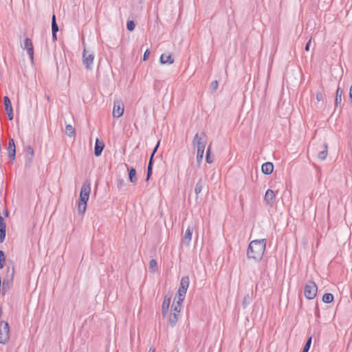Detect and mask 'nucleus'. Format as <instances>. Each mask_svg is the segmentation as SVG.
Returning a JSON list of instances; mask_svg holds the SVG:
<instances>
[{
	"mask_svg": "<svg viewBox=\"0 0 352 352\" xmlns=\"http://www.w3.org/2000/svg\"><path fill=\"white\" fill-rule=\"evenodd\" d=\"M87 208V203L78 201V212L79 214H83Z\"/></svg>",
	"mask_w": 352,
	"mask_h": 352,
	"instance_id": "obj_25",
	"label": "nucleus"
},
{
	"mask_svg": "<svg viewBox=\"0 0 352 352\" xmlns=\"http://www.w3.org/2000/svg\"><path fill=\"white\" fill-rule=\"evenodd\" d=\"M311 340H312L311 337H309L307 340V342L303 347L302 352H308L309 351V350L310 349L311 344Z\"/></svg>",
	"mask_w": 352,
	"mask_h": 352,
	"instance_id": "obj_32",
	"label": "nucleus"
},
{
	"mask_svg": "<svg viewBox=\"0 0 352 352\" xmlns=\"http://www.w3.org/2000/svg\"><path fill=\"white\" fill-rule=\"evenodd\" d=\"M151 272H155L157 270V263L155 259H151L148 266Z\"/></svg>",
	"mask_w": 352,
	"mask_h": 352,
	"instance_id": "obj_27",
	"label": "nucleus"
},
{
	"mask_svg": "<svg viewBox=\"0 0 352 352\" xmlns=\"http://www.w3.org/2000/svg\"><path fill=\"white\" fill-rule=\"evenodd\" d=\"M8 151L9 158L11 160H14L15 155H16V147H15L14 139H12V138H10L9 140Z\"/></svg>",
	"mask_w": 352,
	"mask_h": 352,
	"instance_id": "obj_13",
	"label": "nucleus"
},
{
	"mask_svg": "<svg viewBox=\"0 0 352 352\" xmlns=\"http://www.w3.org/2000/svg\"><path fill=\"white\" fill-rule=\"evenodd\" d=\"M205 150L197 149V161L199 164L204 157V153Z\"/></svg>",
	"mask_w": 352,
	"mask_h": 352,
	"instance_id": "obj_33",
	"label": "nucleus"
},
{
	"mask_svg": "<svg viewBox=\"0 0 352 352\" xmlns=\"http://www.w3.org/2000/svg\"><path fill=\"white\" fill-rule=\"evenodd\" d=\"M34 155V149L31 146H28L25 151V158L28 161H31Z\"/></svg>",
	"mask_w": 352,
	"mask_h": 352,
	"instance_id": "obj_24",
	"label": "nucleus"
},
{
	"mask_svg": "<svg viewBox=\"0 0 352 352\" xmlns=\"http://www.w3.org/2000/svg\"><path fill=\"white\" fill-rule=\"evenodd\" d=\"M185 297L184 296H180L177 295L175 300H177V305L182 306V304L183 301L184 300Z\"/></svg>",
	"mask_w": 352,
	"mask_h": 352,
	"instance_id": "obj_40",
	"label": "nucleus"
},
{
	"mask_svg": "<svg viewBox=\"0 0 352 352\" xmlns=\"http://www.w3.org/2000/svg\"><path fill=\"white\" fill-rule=\"evenodd\" d=\"M274 165L272 162H265L261 166V171L265 175H270L273 172Z\"/></svg>",
	"mask_w": 352,
	"mask_h": 352,
	"instance_id": "obj_18",
	"label": "nucleus"
},
{
	"mask_svg": "<svg viewBox=\"0 0 352 352\" xmlns=\"http://www.w3.org/2000/svg\"><path fill=\"white\" fill-rule=\"evenodd\" d=\"M210 151H211V146L210 145L208 147L207 151H206V161L208 164H211L213 160L210 157Z\"/></svg>",
	"mask_w": 352,
	"mask_h": 352,
	"instance_id": "obj_34",
	"label": "nucleus"
},
{
	"mask_svg": "<svg viewBox=\"0 0 352 352\" xmlns=\"http://www.w3.org/2000/svg\"><path fill=\"white\" fill-rule=\"evenodd\" d=\"M30 58L32 65L34 63V47L33 45H24L23 48Z\"/></svg>",
	"mask_w": 352,
	"mask_h": 352,
	"instance_id": "obj_19",
	"label": "nucleus"
},
{
	"mask_svg": "<svg viewBox=\"0 0 352 352\" xmlns=\"http://www.w3.org/2000/svg\"><path fill=\"white\" fill-rule=\"evenodd\" d=\"M193 229L192 228L188 226L185 232L184 239L187 244H189L192 235Z\"/></svg>",
	"mask_w": 352,
	"mask_h": 352,
	"instance_id": "obj_22",
	"label": "nucleus"
},
{
	"mask_svg": "<svg viewBox=\"0 0 352 352\" xmlns=\"http://www.w3.org/2000/svg\"><path fill=\"white\" fill-rule=\"evenodd\" d=\"M311 43V38H310L306 44L309 45Z\"/></svg>",
	"mask_w": 352,
	"mask_h": 352,
	"instance_id": "obj_50",
	"label": "nucleus"
},
{
	"mask_svg": "<svg viewBox=\"0 0 352 352\" xmlns=\"http://www.w3.org/2000/svg\"><path fill=\"white\" fill-rule=\"evenodd\" d=\"M117 186L119 189H121L122 187L125 186V182L122 179H119L118 180Z\"/></svg>",
	"mask_w": 352,
	"mask_h": 352,
	"instance_id": "obj_41",
	"label": "nucleus"
},
{
	"mask_svg": "<svg viewBox=\"0 0 352 352\" xmlns=\"http://www.w3.org/2000/svg\"><path fill=\"white\" fill-rule=\"evenodd\" d=\"M276 195V194L274 190L267 189L264 196V201L267 205L272 206L275 200Z\"/></svg>",
	"mask_w": 352,
	"mask_h": 352,
	"instance_id": "obj_10",
	"label": "nucleus"
},
{
	"mask_svg": "<svg viewBox=\"0 0 352 352\" xmlns=\"http://www.w3.org/2000/svg\"><path fill=\"white\" fill-rule=\"evenodd\" d=\"M104 144L103 142L100 141L99 139H96L94 147V155L96 157H99L101 155L102 152L104 149Z\"/></svg>",
	"mask_w": 352,
	"mask_h": 352,
	"instance_id": "obj_16",
	"label": "nucleus"
},
{
	"mask_svg": "<svg viewBox=\"0 0 352 352\" xmlns=\"http://www.w3.org/2000/svg\"><path fill=\"white\" fill-rule=\"evenodd\" d=\"M6 261L5 254L2 250H0V269L3 268Z\"/></svg>",
	"mask_w": 352,
	"mask_h": 352,
	"instance_id": "obj_35",
	"label": "nucleus"
},
{
	"mask_svg": "<svg viewBox=\"0 0 352 352\" xmlns=\"http://www.w3.org/2000/svg\"><path fill=\"white\" fill-rule=\"evenodd\" d=\"M333 296L330 293H326L322 296V301L325 303L331 302L333 300Z\"/></svg>",
	"mask_w": 352,
	"mask_h": 352,
	"instance_id": "obj_28",
	"label": "nucleus"
},
{
	"mask_svg": "<svg viewBox=\"0 0 352 352\" xmlns=\"http://www.w3.org/2000/svg\"><path fill=\"white\" fill-rule=\"evenodd\" d=\"M129 172V179L132 184H136L138 179L136 177V170L134 168H129L127 164H125Z\"/></svg>",
	"mask_w": 352,
	"mask_h": 352,
	"instance_id": "obj_17",
	"label": "nucleus"
},
{
	"mask_svg": "<svg viewBox=\"0 0 352 352\" xmlns=\"http://www.w3.org/2000/svg\"><path fill=\"white\" fill-rule=\"evenodd\" d=\"M205 180L202 178H199L195 185V192L196 195L197 196L202 191V189L204 186H205Z\"/></svg>",
	"mask_w": 352,
	"mask_h": 352,
	"instance_id": "obj_21",
	"label": "nucleus"
},
{
	"mask_svg": "<svg viewBox=\"0 0 352 352\" xmlns=\"http://www.w3.org/2000/svg\"><path fill=\"white\" fill-rule=\"evenodd\" d=\"M155 350L154 348H150L148 352H155Z\"/></svg>",
	"mask_w": 352,
	"mask_h": 352,
	"instance_id": "obj_49",
	"label": "nucleus"
},
{
	"mask_svg": "<svg viewBox=\"0 0 352 352\" xmlns=\"http://www.w3.org/2000/svg\"><path fill=\"white\" fill-rule=\"evenodd\" d=\"M250 303V296L249 294H247L244 296L243 300V306L245 308Z\"/></svg>",
	"mask_w": 352,
	"mask_h": 352,
	"instance_id": "obj_38",
	"label": "nucleus"
},
{
	"mask_svg": "<svg viewBox=\"0 0 352 352\" xmlns=\"http://www.w3.org/2000/svg\"><path fill=\"white\" fill-rule=\"evenodd\" d=\"M171 296L169 295H166L164 296L162 305V314L163 317H165L168 314L170 303Z\"/></svg>",
	"mask_w": 352,
	"mask_h": 352,
	"instance_id": "obj_12",
	"label": "nucleus"
},
{
	"mask_svg": "<svg viewBox=\"0 0 352 352\" xmlns=\"http://www.w3.org/2000/svg\"><path fill=\"white\" fill-rule=\"evenodd\" d=\"M149 54H150L149 50L148 49L146 50L144 52V54L143 60H145L147 58V57L149 56Z\"/></svg>",
	"mask_w": 352,
	"mask_h": 352,
	"instance_id": "obj_43",
	"label": "nucleus"
},
{
	"mask_svg": "<svg viewBox=\"0 0 352 352\" xmlns=\"http://www.w3.org/2000/svg\"><path fill=\"white\" fill-rule=\"evenodd\" d=\"M219 86V83L217 80L212 81L210 85V88L212 91H215Z\"/></svg>",
	"mask_w": 352,
	"mask_h": 352,
	"instance_id": "obj_39",
	"label": "nucleus"
},
{
	"mask_svg": "<svg viewBox=\"0 0 352 352\" xmlns=\"http://www.w3.org/2000/svg\"><path fill=\"white\" fill-rule=\"evenodd\" d=\"M160 62L162 65H170L174 62V58L172 57L170 53H164L160 56Z\"/></svg>",
	"mask_w": 352,
	"mask_h": 352,
	"instance_id": "obj_15",
	"label": "nucleus"
},
{
	"mask_svg": "<svg viewBox=\"0 0 352 352\" xmlns=\"http://www.w3.org/2000/svg\"><path fill=\"white\" fill-rule=\"evenodd\" d=\"M153 173L152 162H148L146 180L148 181Z\"/></svg>",
	"mask_w": 352,
	"mask_h": 352,
	"instance_id": "obj_31",
	"label": "nucleus"
},
{
	"mask_svg": "<svg viewBox=\"0 0 352 352\" xmlns=\"http://www.w3.org/2000/svg\"><path fill=\"white\" fill-rule=\"evenodd\" d=\"M135 24L133 21H128L126 23V28L129 31L131 32L135 29Z\"/></svg>",
	"mask_w": 352,
	"mask_h": 352,
	"instance_id": "obj_37",
	"label": "nucleus"
},
{
	"mask_svg": "<svg viewBox=\"0 0 352 352\" xmlns=\"http://www.w3.org/2000/svg\"><path fill=\"white\" fill-rule=\"evenodd\" d=\"M159 145H160V141H158V142L157 143L156 146L153 148L152 153L155 154L157 152V151L158 149V147H159Z\"/></svg>",
	"mask_w": 352,
	"mask_h": 352,
	"instance_id": "obj_44",
	"label": "nucleus"
},
{
	"mask_svg": "<svg viewBox=\"0 0 352 352\" xmlns=\"http://www.w3.org/2000/svg\"><path fill=\"white\" fill-rule=\"evenodd\" d=\"M181 307L182 306L175 305V303H173V305H172V307H173V309L171 311V313L175 314L179 316L180 311H181Z\"/></svg>",
	"mask_w": 352,
	"mask_h": 352,
	"instance_id": "obj_36",
	"label": "nucleus"
},
{
	"mask_svg": "<svg viewBox=\"0 0 352 352\" xmlns=\"http://www.w3.org/2000/svg\"><path fill=\"white\" fill-rule=\"evenodd\" d=\"M177 317H178V315L175 314L170 313V315L169 316V322L172 327L176 324L177 320H178Z\"/></svg>",
	"mask_w": 352,
	"mask_h": 352,
	"instance_id": "obj_29",
	"label": "nucleus"
},
{
	"mask_svg": "<svg viewBox=\"0 0 352 352\" xmlns=\"http://www.w3.org/2000/svg\"><path fill=\"white\" fill-rule=\"evenodd\" d=\"M321 146L322 150L319 151V153H318V158L320 160H324L327 157L328 153V145L327 143H324Z\"/></svg>",
	"mask_w": 352,
	"mask_h": 352,
	"instance_id": "obj_20",
	"label": "nucleus"
},
{
	"mask_svg": "<svg viewBox=\"0 0 352 352\" xmlns=\"http://www.w3.org/2000/svg\"><path fill=\"white\" fill-rule=\"evenodd\" d=\"M309 47H310V45H305V51H307V52L309 51Z\"/></svg>",
	"mask_w": 352,
	"mask_h": 352,
	"instance_id": "obj_48",
	"label": "nucleus"
},
{
	"mask_svg": "<svg viewBox=\"0 0 352 352\" xmlns=\"http://www.w3.org/2000/svg\"><path fill=\"white\" fill-rule=\"evenodd\" d=\"M4 324L3 329H0V343L6 344L9 340L10 328L7 322L2 321L1 324Z\"/></svg>",
	"mask_w": 352,
	"mask_h": 352,
	"instance_id": "obj_8",
	"label": "nucleus"
},
{
	"mask_svg": "<svg viewBox=\"0 0 352 352\" xmlns=\"http://www.w3.org/2000/svg\"><path fill=\"white\" fill-rule=\"evenodd\" d=\"M316 96L318 102L323 101L324 96L322 92H318Z\"/></svg>",
	"mask_w": 352,
	"mask_h": 352,
	"instance_id": "obj_42",
	"label": "nucleus"
},
{
	"mask_svg": "<svg viewBox=\"0 0 352 352\" xmlns=\"http://www.w3.org/2000/svg\"><path fill=\"white\" fill-rule=\"evenodd\" d=\"M58 31V26L56 21V16L54 14L52 18V33H57Z\"/></svg>",
	"mask_w": 352,
	"mask_h": 352,
	"instance_id": "obj_30",
	"label": "nucleus"
},
{
	"mask_svg": "<svg viewBox=\"0 0 352 352\" xmlns=\"http://www.w3.org/2000/svg\"><path fill=\"white\" fill-rule=\"evenodd\" d=\"M14 267H12L11 271L10 276H7L3 280L2 285V294H5L8 292L13 285V278H14Z\"/></svg>",
	"mask_w": 352,
	"mask_h": 352,
	"instance_id": "obj_6",
	"label": "nucleus"
},
{
	"mask_svg": "<svg viewBox=\"0 0 352 352\" xmlns=\"http://www.w3.org/2000/svg\"><path fill=\"white\" fill-rule=\"evenodd\" d=\"M342 90L340 87H338L336 93L335 104L336 107L341 104Z\"/></svg>",
	"mask_w": 352,
	"mask_h": 352,
	"instance_id": "obj_23",
	"label": "nucleus"
},
{
	"mask_svg": "<svg viewBox=\"0 0 352 352\" xmlns=\"http://www.w3.org/2000/svg\"><path fill=\"white\" fill-rule=\"evenodd\" d=\"M91 192V183L89 179H86L81 187L80 196H79V201L87 203V201L89 200V194Z\"/></svg>",
	"mask_w": 352,
	"mask_h": 352,
	"instance_id": "obj_5",
	"label": "nucleus"
},
{
	"mask_svg": "<svg viewBox=\"0 0 352 352\" xmlns=\"http://www.w3.org/2000/svg\"><path fill=\"white\" fill-rule=\"evenodd\" d=\"M318 287L316 284L312 281H308L305 287L304 294L305 296L309 300L314 299L317 294Z\"/></svg>",
	"mask_w": 352,
	"mask_h": 352,
	"instance_id": "obj_4",
	"label": "nucleus"
},
{
	"mask_svg": "<svg viewBox=\"0 0 352 352\" xmlns=\"http://www.w3.org/2000/svg\"><path fill=\"white\" fill-rule=\"evenodd\" d=\"M24 44H32L31 39L29 38H26L25 39Z\"/></svg>",
	"mask_w": 352,
	"mask_h": 352,
	"instance_id": "obj_45",
	"label": "nucleus"
},
{
	"mask_svg": "<svg viewBox=\"0 0 352 352\" xmlns=\"http://www.w3.org/2000/svg\"><path fill=\"white\" fill-rule=\"evenodd\" d=\"M6 235V224L4 218L0 216V243H2Z\"/></svg>",
	"mask_w": 352,
	"mask_h": 352,
	"instance_id": "obj_14",
	"label": "nucleus"
},
{
	"mask_svg": "<svg viewBox=\"0 0 352 352\" xmlns=\"http://www.w3.org/2000/svg\"><path fill=\"white\" fill-rule=\"evenodd\" d=\"M153 156H154V153H151V155L150 157L149 162H152V166L153 165Z\"/></svg>",
	"mask_w": 352,
	"mask_h": 352,
	"instance_id": "obj_46",
	"label": "nucleus"
},
{
	"mask_svg": "<svg viewBox=\"0 0 352 352\" xmlns=\"http://www.w3.org/2000/svg\"><path fill=\"white\" fill-rule=\"evenodd\" d=\"M265 247L266 240L265 239L252 241L247 250L248 258L256 262L260 261L263 256Z\"/></svg>",
	"mask_w": 352,
	"mask_h": 352,
	"instance_id": "obj_1",
	"label": "nucleus"
},
{
	"mask_svg": "<svg viewBox=\"0 0 352 352\" xmlns=\"http://www.w3.org/2000/svg\"><path fill=\"white\" fill-rule=\"evenodd\" d=\"M8 214H9V213H8V211L6 210L5 211V215H6V217H8Z\"/></svg>",
	"mask_w": 352,
	"mask_h": 352,
	"instance_id": "obj_51",
	"label": "nucleus"
},
{
	"mask_svg": "<svg viewBox=\"0 0 352 352\" xmlns=\"http://www.w3.org/2000/svg\"><path fill=\"white\" fill-rule=\"evenodd\" d=\"M206 142V135L204 132L201 133H197L194 136L192 145L197 146V149L205 150Z\"/></svg>",
	"mask_w": 352,
	"mask_h": 352,
	"instance_id": "obj_3",
	"label": "nucleus"
},
{
	"mask_svg": "<svg viewBox=\"0 0 352 352\" xmlns=\"http://www.w3.org/2000/svg\"><path fill=\"white\" fill-rule=\"evenodd\" d=\"M7 272H8V273H9V272H10V268H9V267L7 269Z\"/></svg>",
	"mask_w": 352,
	"mask_h": 352,
	"instance_id": "obj_52",
	"label": "nucleus"
},
{
	"mask_svg": "<svg viewBox=\"0 0 352 352\" xmlns=\"http://www.w3.org/2000/svg\"><path fill=\"white\" fill-rule=\"evenodd\" d=\"M95 58L94 52L89 48L84 47L82 52V63L86 69L91 70Z\"/></svg>",
	"mask_w": 352,
	"mask_h": 352,
	"instance_id": "obj_2",
	"label": "nucleus"
},
{
	"mask_svg": "<svg viewBox=\"0 0 352 352\" xmlns=\"http://www.w3.org/2000/svg\"><path fill=\"white\" fill-rule=\"evenodd\" d=\"M4 100V106L6 113L8 116V118L10 120L13 119V113H12V107L11 104V101L8 96H5L3 98Z\"/></svg>",
	"mask_w": 352,
	"mask_h": 352,
	"instance_id": "obj_11",
	"label": "nucleus"
},
{
	"mask_svg": "<svg viewBox=\"0 0 352 352\" xmlns=\"http://www.w3.org/2000/svg\"><path fill=\"white\" fill-rule=\"evenodd\" d=\"M190 280L188 276H183L180 281V285L178 289L177 295L180 296H186L187 289L189 287Z\"/></svg>",
	"mask_w": 352,
	"mask_h": 352,
	"instance_id": "obj_7",
	"label": "nucleus"
},
{
	"mask_svg": "<svg viewBox=\"0 0 352 352\" xmlns=\"http://www.w3.org/2000/svg\"><path fill=\"white\" fill-rule=\"evenodd\" d=\"M65 133L69 137H73L75 135V129L71 124H67L65 127Z\"/></svg>",
	"mask_w": 352,
	"mask_h": 352,
	"instance_id": "obj_26",
	"label": "nucleus"
},
{
	"mask_svg": "<svg viewBox=\"0 0 352 352\" xmlns=\"http://www.w3.org/2000/svg\"><path fill=\"white\" fill-rule=\"evenodd\" d=\"M52 39L54 41L56 40V33H52Z\"/></svg>",
	"mask_w": 352,
	"mask_h": 352,
	"instance_id": "obj_47",
	"label": "nucleus"
},
{
	"mask_svg": "<svg viewBox=\"0 0 352 352\" xmlns=\"http://www.w3.org/2000/svg\"><path fill=\"white\" fill-rule=\"evenodd\" d=\"M124 113V104L120 100H116L113 103V116L119 118Z\"/></svg>",
	"mask_w": 352,
	"mask_h": 352,
	"instance_id": "obj_9",
	"label": "nucleus"
}]
</instances>
